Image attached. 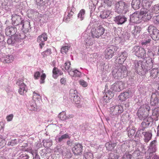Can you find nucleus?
I'll use <instances>...</instances> for the list:
<instances>
[{
  "mask_svg": "<svg viewBox=\"0 0 159 159\" xmlns=\"http://www.w3.org/2000/svg\"><path fill=\"white\" fill-rule=\"evenodd\" d=\"M85 14V11L84 9L80 10L78 15V19L80 20H82L84 18Z\"/></svg>",
  "mask_w": 159,
  "mask_h": 159,
  "instance_id": "nucleus-47",
  "label": "nucleus"
},
{
  "mask_svg": "<svg viewBox=\"0 0 159 159\" xmlns=\"http://www.w3.org/2000/svg\"><path fill=\"white\" fill-rule=\"evenodd\" d=\"M62 131H60L59 134L55 138L56 142L60 144H63L66 142V140L70 138V135L67 133L64 134H62Z\"/></svg>",
  "mask_w": 159,
  "mask_h": 159,
  "instance_id": "nucleus-12",
  "label": "nucleus"
},
{
  "mask_svg": "<svg viewBox=\"0 0 159 159\" xmlns=\"http://www.w3.org/2000/svg\"><path fill=\"white\" fill-rule=\"evenodd\" d=\"M159 116V108H156L152 111V113H150L148 118L147 119L148 121L150 122L153 120L157 121L158 119Z\"/></svg>",
  "mask_w": 159,
  "mask_h": 159,
  "instance_id": "nucleus-14",
  "label": "nucleus"
},
{
  "mask_svg": "<svg viewBox=\"0 0 159 159\" xmlns=\"http://www.w3.org/2000/svg\"><path fill=\"white\" fill-rule=\"evenodd\" d=\"M19 39L15 35L11 36L7 40V43L9 45H14L18 41Z\"/></svg>",
  "mask_w": 159,
  "mask_h": 159,
  "instance_id": "nucleus-31",
  "label": "nucleus"
},
{
  "mask_svg": "<svg viewBox=\"0 0 159 159\" xmlns=\"http://www.w3.org/2000/svg\"><path fill=\"white\" fill-rule=\"evenodd\" d=\"M130 36V34L127 32L122 34L120 37V43L123 44L124 42L126 41L129 39Z\"/></svg>",
  "mask_w": 159,
  "mask_h": 159,
  "instance_id": "nucleus-30",
  "label": "nucleus"
},
{
  "mask_svg": "<svg viewBox=\"0 0 159 159\" xmlns=\"http://www.w3.org/2000/svg\"><path fill=\"white\" fill-rule=\"evenodd\" d=\"M70 63L69 61H67L64 64L66 70L69 73V74L70 75H71V71L72 69L70 67Z\"/></svg>",
  "mask_w": 159,
  "mask_h": 159,
  "instance_id": "nucleus-44",
  "label": "nucleus"
},
{
  "mask_svg": "<svg viewBox=\"0 0 159 159\" xmlns=\"http://www.w3.org/2000/svg\"><path fill=\"white\" fill-rule=\"evenodd\" d=\"M142 30V28L140 26H135L134 29L132 31V34L135 37L137 35L139 34Z\"/></svg>",
  "mask_w": 159,
  "mask_h": 159,
  "instance_id": "nucleus-35",
  "label": "nucleus"
},
{
  "mask_svg": "<svg viewBox=\"0 0 159 159\" xmlns=\"http://www.w3.org/2000/svg\"><path fill=\"white\" fill-rule=\"evenodd\" d=\"M159 94L157 91H156L155 93H152L150 100L151 105L153 106L158 105L159 102Z\"/></svg>",
  "mask_w": 159,
  "mask_h": 159,
  "instance_id": "nucleus-22",
  "label": "nucleus"
},
{
  "mask_svg": "<svg viewBox=\"0 0 159 159\" xmlns=\"http://www.w3.org/2000/svg\"><path fill=\"white\" fill-rule=\"evenodd\" d=\"M96 55L95 53L90 55V58L89 59V61L91 63L95 61H96Z\"/></svg>",
  "mask_w": 159,
  "mask_h": 159,
  "instance_id": "nucleus-57",
  "label": "nucleus"
},
{
  "mask_svg": "<svg viewBox=\"0 0 159 159\" xmlns=\"http://www.w3.org/2000/svg\"><path fill=\"white\" fill-rule=\"evenodd\" d=\"M150 107L148 102L142 105L137 112L138 117L140 120L147 119L150 114Z\"/></svg>",
  "mask_w": 159,
  "mask_h": 159,
  "instance_id": "nucleus-4",
  "label": "nucleus"
},
{
  "mask_svg": "<svg viewBox=\"0 0 159 159\" xmlns=\"http://www.w3.org/2000/svg\"><path fill=\"white\" fill-rule=\"evenodd\" d=\"M142 17L139 11H136L130 16V20L132 23H139L141 21Z\"/></svg>",
  "mask_w": 159,
  "mask_h": 159,
  "instance_id": "nucleus-17",
  "label": "nucleus"
},
{
  "mask_svg": "<svg viewBox=\"0 0 159 159\" xmlns=\"http://www.w3.org/2000/svg\"><path fill=\"white\" fill-rule=\"evenodd\" d=\"M127 53L125 51L119 53L118 55V57L116 60V62L119 64H123L127 58Z\"/></svg>",
  "mask_w": 159,
  "mask_h": 159,
  "instance_id": "nucleus-21",
  "label": "nucleus"
},
{
  "mask_svg": "<svg viewBox=\"0 0 159 159\" xmlns=\"http://www.w3.org/2000/svg\"><path fill=\"white\" fill-rule=\"evenodd\" d=\"M83 146L79 143H75L72 148V151L75 155H80L82 154Z\"/></svg>",
  "mask_w": 159,
  "mask_h": 159,
  "instance_id": "nucleus-24",
  "label": "nucleus"
},
{
  "mask_svg": "<svg viewBox=\"0 0 159 159\" xmlns=\"http://www.w3.org/2000/svg\"><path fill=\"white\" fill-rule=\"evenodd\" d=\"M119 156L116 153H110L109 154L108 159H117Z\"/></svg>",
  "mask_w": 159,
  "mask_h": 159,
  "instance_id": "nucleus-58",
  "label": "nucleus"
},
{
  "mask_svg": "<svg viewBox=\"0 0 159 159\" xmlns=\"http://www.w3.org/2000/svg\"><path fill=\"white\" fill-rule=\"evenodd\" d=\"M30 158L29 156L26 154H22L20 155L18 157V159H29Z\"/></svg>",
  "mask_w": 159,
  "mask_h": 159,
  "instance_id": "nucleus-60",
  "label": "nucleus"
},
{
  "mask_svg": "<svg viewBox=\"0 0 159 159\" xmlns=\"http://www.w3.org/2000/svg\"><path fill=\"white\" fill-rule=\"evenodd\" d=\"M140 152L139 150H136L134 152L132 153V155H131L132 157H133L134 158H137L138 156L140 155Z\"/></svg>",
  "mask_w": 159,
  "mask_h": 159,
  "instance_id": "nucleus-61",
  "label": "nucleus"
},
{
  "mask_svg": "<svg viewBox=\"0 0 159 159\" xmlns=\"http://www.w3.org/2000/svg\"><path fill=\"white\" fill-rule=\"evenodd\" d=\"M28 151L33 156V159H40V157L38 154L37 150L31 149L28 150Z\"/></svg>",
  "mask_w": 159,
  "mask_h": 159,
  "instance_id": "nucleus-40",
  "label": "nucleus"
},
{
  "mask_svg": "<svg viewBox=\"0 0 159 159\" xmlns=\"http://www.w3.org/2000/svg\"><path fill=\"white\" fill-rule=\"evenodd\" d=\"M152 2L151 0H143L142 5L143 7L147 8L150 7Z\"/></svg>",
  "mask_w": 159,
  "mask_h": 159,
  "instance_id": "nucleus-41",
  "label": "nucleus"
},
{
  "mask_svg": "<svg viewBox=\"0 0 159 159\" xmlns=\"http://www.w3.org/2000/svg\"><path fill=\"white\" fill-rule=\"evenodd\" d=\"M114 21L117 25H121L126 21L127 18L124 16L119 15L114 18Z\"/></svg>",
  "mask_w": 159,
  "mask_h": 159,
  "instance_id": "nucleus-26",
  "label": "nucleus"
},
{
  "mask_svg": "<svg viewBox=\"0 0 159 159\" xmlns=\"http://www.w3.org/2000/svg\"><path fill=\"white\" fill-rule=\"evenodd\" d=\"M84 159H93V155L91 152H86L84 155Z\"/></svg>",
  "mask_w": 159,
  "mask_h": 159,
  "instance_id": "nucleus-53",
  "label": "nucleus"
},
{
  "mask_svg": "<svg viewBox=\"0 0 159 159\" xmlns=\"http://www.w3.org/2000/svg\"><path fill=\"white\" fill-rule=\"evenodd\" d=\"M150 125V122L148 121L147 119H144L142 122L141 124V127L142 129L137 131L136 132L135 137H142L143 135H144V133L146 132H143V130L145 128L148 127Z\"/></svg>",
  "mask_w": 159,
  "mask_h": 159,
  "instance_id": "nucleus-13",
  "label": "nucleus"
},
{
  "mask_svg": "<svg viewBox=\"0 0 159 159\" xmlns=\"http://www.w3.org/2000/svg\"><path fill=\"white\" fill-rule=\"evenodd\" d=\"M153 152H150L146 153L145 158L146 159H159V157L154 154Z\"/></svg>",
  "mask_w": 159,
  "mask_h": 159,
  "instance_id": "nucleus-42",
  "label": "nucleus"
},
{
  "mask_svg": "<svg viewBox=\"0 0 159 159\" xmlns=\"http://www.w3.org/2000/svg\"><path fill=\"white\" fill-rule=\"evenodd\" d=\"M47 39V35L46 33H43L39 35L37 38V41L39 43L45 42Z\"/></svg>",
  "mask_w": 159,
  "mask_h": 159,
  "instance_id": "nucleus-36",
  "label": "nucleus"
},
{
  "mask_svg": "<svg viewBox=\"0 0 159 159\" xmlns=\"http://www.w3.org/2000/svg\"><path fill=\"white\" fill-rule=\"evenodd\" d=\"M112 13L111 11L110 10H104L102 11L100 15V17L102 19H104L109 17Z\"/></svg>",
  "mask_w": 159,
  "mask_h": 159,
  "instance_id": "nucleus-32",
  "label": "nucleus"
},
{
  "mask_svg": "<svg viewBox=\"0 0 159 159\" xmlns=\"http://www.w3.org/2000/svg\"><path fill=\"white\" fill-rule=\"evenodd\" d=\"M115 146V144H110L109 142L105 144V146L106 148L109 151H111L113 149Z\"/></svg>",
  "mask_w": 159,
  "mask_h": 159,
  "instance_id": "nucleus-48",
  "label": "nucleus"
},
{
  "mask_svg": "<svg viewBox=\"0 0 159 159\" xmlns=\"http://www.w3.org/2000/svg\"><path fill=\"white\" fill-rule=\"evenodd\" d=\"M129 93L128 92L121 93L118 96L119 99L122 101H125L129 98Z\"/></svg>",
  "mask_w": 159,
  "mask_h": 159,
  "instance_id": "nucleus-33",
  "label": "nucleus"
},
{
  "mask_svg": "<svg viewBox=\"0 0 159 159\" xmlns=\"http://www.w3.org/2000/svg\"><path fill=\"white\" fill-rule=\"evenodd\" d=\"M51 53L50 49H47V50L42 53V55L44 57L49 55Z\"/></svg>",
  "mask_w": 159,
  "mask_h": 159,
  "instance_id": "nucleus-59",
  "label": "nucleus"
},
{
  "mask_svg": "<svg viewBox=\"0 0 159 159\" xmlns=\"http://www.w3.org/2000/svg\"><path fill=\"white\" fill-rule=\"evenodd\" d=\"M153 21L155 24H159V15L153 17Z\"/></svg>",
  "mask_w": 159,
  "mask_h": 159,
  "instance_id": "nucleus-63",
  "label": "nucleus"
},
{
  "mask_svg": "<svg viewBox=\"0 0 159 159\" xmlns=\"http://www.w3.org/2000/svg\"><path fill=\"white\" fill-rule=\"evenodd\" d=\"M127 130L128 132V135L129 138H131L133 136L135 137V133L136 131L135 128H132V129L129 128H127Z\"/></svg>",
  "mask_w": 159,
  "mask_h": 159,
  "instance_id": "nucleus-39",
  "label": "nucleus"
},
{
  "mask_svg": "<svg viewBox=\"0 0 159 159\" xmlns=\"http://www.w3.org/2000/svg\"><path fill=\"white\" fill-rule=\"evenodd\" d=\"M79 83L83 87H86L88 85L87 83L83 80H80L79 81Z\"/></svg>",
  "mask_w": 159,
  "mask_h": 159,
  "instance_id": "nucleus-64",
  "label": "nucleus"
},
{
  "mask_svg": "<svg viewBox=\"0 0 159 159\" xmlns=\"http://www.w3.org/2000/svg\"><path fill=\"white\" fill-rule=\"evenodd\" d=\"M59 118L62 120H66V115L65 111L61 112L58 115Z\"/></svg>",
  "mask_w": 159,
  "mask_h": 159,
  "instance_id": "nucleus-52",
  "label": "nucleus"
},
{
  "mask_svg": "<svg viewBox=\"0 0 159 159\" xmlns=\"http://www.w3.org/2000/svg\"><path fill=\"white\" fill-rule=\"evenodd\" d=\"M11 20L13 25L16 26L18 29L22 30L24 28L28 29L30 28V24L28 21L24 22V20L20 16L15 14L11 16Z\"/></svg>",
  "mask_w": 159,
  "mask_h": 159,
  "instance_id": "nucleus-2",
  "label": "nucleus"
},
{
  "mask_svg": "<svg viewBox=\"0 0 159 159\" xmlns=\"http://www.w3.org/2000/svg\"><path fill=\"white\" fill-rule=\"evenodd\" d=\"M52 73L53 77L55 79H57L58 76L63 74L62 72L56 67L54 68L52 70Z\"/></svg>",
  "mask_w": 159,
  "mask_h": 159,
  "instance_id": "nucleus-34",
  "label": "nucleus"
},
{
  "mask_svg": "<svg viewBox=\"0 0 159 159\" xmlns=\"http://www.w3.org/2000/svg\"><path fill=\"white\" fill-rule=\"evenodd\" d=\"M41 98L39 94L35 91L34 92L33 95V100L30 102L27 105L28 109L30 110L36 111L37 110V108L34 101L40 99Z\"/></svg>",
  "mask_w": 159,
  "mask_h": 159,
  "instance_id": "nucleus-7",
  "label": "nucleus"
},
{
  "mask_svg": "<svg viewBox=\"0 0 159 159\" xmlns=\"http://www.w3.org/2000/svg\"><path fill=\"white\" fill-rule=\"evenodd\" d=\"M132 51L136 56L145 60L146 54V51L144 48L139 46H135L133 48Z\"/></svg>",
  "mask_w": 159,
  "mask_h": 159,
  "instance_id": "nucleus-8",
  "label": "nucleus"
},
{
  "mask_svg": "<svg viewBox=\"0 0 159 159\" xmlns=\"http://www.w3.org/2000/svg\"><path fill=\"white\" fill-rule=\"evenodd\" d=\"M69 48L70 47L68 46H63L61 47V52L63 54L66 53L68 52Z\"/></svg>",
  "mask_w": 159,
  "mask_h": 159,
  "instance_id": "nucleus-55",
  "label": "nucleus"
},
{
  "mask_svg": "<svg viewBox=\"0 0 159 159\" xmlns=\"http://www.w3.org/2000/svg\"><path fill=\"white\" fill-rule=\"evenodd\" d=\"M131 5L132 8L134 10L139 9L142 5L141 0H132Z\"/></svg>",
  "mask_w": 159,
  "mask_h": 159,
  "instance_id": "nucleus-28",
  "label": "nucleus"
},
{
  "mask_svg": "<svg viewBox=\"0 0 159 159\" xmlns=\"http://www.w3.org/2000/svg\"><path fill=\"white\" fill-rule=\"evenodd\" d=\"M90 34H88L86 31L84 32L83 34L87 48H89L90 46H92L95 42L94 38L95 37H93L92 35H90Z\"/></svg>",
  "mask_w": 159,
  "mask_h": 159,
  "instance_id": "nucleus-10",
  "label": "nucleus"
},
{
  "mask_svg": "<svg viewBox=\"0 0 159 159\" xmlns=\"http://www.w3.org/2000/svg\"><path fill=\"white\" fill-rule=\"evenodd\" d=\"M113 96V94L112 93L111 91H108L107 92L105 93L103 98L104 99H106L107 98H108V99H110L112 98Z\"/></svg>",
  "mask_w": 159,
  "mask_h": 159,
  "instance_id": "nucleus-49",
  "label": "nucleus"
},
{
  "mask_svg": "<svg viewBox=\"0 0 159 159\" xmlns=\"http://www.w3.org/2000/svg\"><path fill=\"white\" fill-rule=\"evenodd\" d=\"M128 5L125 2L120 1L116 2L115 5V11L118 13H126L127 10Z\"/></svg>",
  "mask_w": 159,
  "mask_h": 159,
  "instance_id": "nucleus-6",
  "label": "nucleus"
},
{
  "mask_svg": "<svg viewBox=\"0 0 159 159\" xmlns=\"http://www.w3.org/2000/svg\"><path fill=\"white\" fill-rule=\"evenodd\" d=\"M74 10V7H71V8L70 7L68 8L67 12L65 13V14L64 18L65 21L67 22L70 20V18L72 17L74 14L73 11Z\"/></svg>",
  "mask_w": 159,
  "mask_h": 159,
  "instance_id": "nucleus-25",
  "label": "nucleus"
},
{
  "mask_svg": "<svg viewBox=\"0 0 159 159\" xmlns=\"http://www.w3.org/2000/svg\"><path fill=\"white\" fill-rule=\"evenodd\" d=\"M110 116L113 120L116 121L118 117L123 112V107L120 105H115L111 107L110 108Z\"/></svg>",
  "mask_w": 159,
  "mask_h": 159,
  "instance_id": "nucleus-5",
  "label": "nucleus"
},
{
  "mask_svg": "<svg viewBox=\"0 0 159 159\" xmlns=\"http://www.w3.org/2000/svg\"><path fill=\"white\" fill-rule=\"evenodd\" d=\"M17 27L13 26H8L5 30L6 35L7 36H13L16 34Z\"/></svg>",
  "mask_w": 159,
  "mask_h": 159,
  "instance_id": "nucleus-27",
  "label": "nucleus"
},
{
  "mask_svg": "<svg viewBox=\"0 0 159 159\" xmlns=\"http://www.w3.org/2000/svg\"><path fill=\"white\" fill-rule=\"evenodd\" d=\"M70 97L71 100H73L75 103L78 104L80 103V98L78 95L77 91L75 89H71L70 90Z\"/></svg>",
  "mask_w": 159,
  "mask_h": 159,
  "instance_id": "nucleus-16",
  "label": "nucleus"
},
{
  "mask_svg": "<svg viewBox=\"0 0 159 159\" xmlns=\"http://www.w3.org/2000/svg\"><path fill=\"white\" fill-rule=\"evenodd\" d=\"M149 11L155 13H159V3L152 6L149 9Z\"/></svg>",
  "mask_w": 159,
  "mask_h": 159,
  "instance_id": "nucleus-37",
  "label": "nucleus"
},
{
  "mask_svg": "<svg viewBox=\"0 0 159 159\" xmlns=\"http://www.w3.org/2000/svg\"><path fill=\"white\" fill-rule=\"evenodd\" d=\"M155 65H153L152 67V69L150 71V76L152 79H155L157 77L159 73V69L158 68H155Z\"/></svg>",
  "mask_w": 159,
  "mask_h": 159,
  "instance_id": "nucleus-29",
  "label": "nucleus"
},
{
  "mask_svg": "<svg viewBox=\"0 0 159 159\" xmlns=\"http://www.w3.org/2000/svg\"><path fill=\"white\" fill-rule=\"evenodd\" d=\"M104 7H111L113 3V0H104Z\"/></svg>",
  "mask_w": 159,
  "mask_h": 159,
  "instance_id": "nucleus-50",
  "label": "nucleus"
},
{
  "mask_svg": "<svg viewBox=\"0 0 159 159\" xmlns=\"http://www.w3.org/2000/svg\"><path fill=\"white\" fill-rule=\"evenodd\" d=\"M125 83L123 81H117L111 86V90L115 92H120L124 88Z\"/></svg>",
  "mask_w": 159,
  "mask_h": 159,
  "instance_id": "nucleus-15",
  "label": "nucleus"
},
{
  "mask_svg": "<svg viewBox=\"0 0 159 159\" xmlns=\"http://www.w3.org/2000/svg\"><path fill=\"white\" fill-rule=\"evenodd\" d=\"M157 141L156 140H154L151 142L150 144V149H152V152H154L156 151V143Z\"/></svg>",
  "mask_w": 159,
  "mask_h": 159,
  "instance_id": "nucleus-51",
  "label": "nucleus"
},
{
  "mask_svg": "<svg viewBox=\"0 0 159 159\" xmlns=\"http://www.w3.org/2000/svg\"><path fill=\"white\" fill-rule=\"evenodd\" d=\"M17 141L16 139H11L10 141H9L7 143L8 146H13L15 145L17 143Z\"/></svg>",
  "mask_w": 159,
  "mask_h": 159,
  "instance_id": "nucleus-56",
  "label": "nucleus"
},
{
  "mask_svg": "<svg viewBox=\"0 0 159 159\" xmlns=\"http://www.w3.org/2000/svg\"><path fill=\"white\" fill-rule=\"evenodd\" d=\"M152 37L154 40H159V30L156 29L153 30Z\"/></svg>",
  "mask_w": 159,
  "mask_h": 159,
  "instance_id": "nucleus-38",
  "label": "nucleus"
},
{
  "mask_svg": "<svg viewBox=\"0 0 159 159\" xmlns=\"http://www.w3.org/2000/svg\"><path fill=\"white\" fill-rule=\"evenodd\" d=\"M133 67L138 72L144 74L150 70L153 67V61L151 58H148L145 62L140 61L134 60L133 62Z\"/></svg>",
  "mask_w": 159,
  "mask_h": 159,
  "instance_id": "nucleus-1",
  "label": "nucleus"
},
{
  "mask_svg": "<svg viewBox=\"0 0 159 159\" xmlns=\"http://www.w3.org/2000/svg\"><path fill=\"white\" fill-rule=\"evenodd\" d=\"M149 10H148L147 8H143L140 10V11L139 12L140 15L144 20V21L147 20H150L152 17V14L148 12Z\"/></svg>",
  "mask_w": 159,
  "mask_h": 159,
  "instance_id": "nucleus-18",
  "label": "nucleus"
},
{
  "mask_svg": "<svg viewBox=\"0 0 159 159\" xmlns=\"http://www.w3.org/2000/svg\"><path fill=\"white\" fill-rule=\"evenodd\" d=\"M23 80H19L17 83V84L19 86L18 92L21 95H24L27 91L26 85L23 83Z\"/></svg>",
  "mask_w": 159,
  "mask_h": 159,
  "instance_id": "nucleus-19",
  "label": "nucleus"
},
{
  "mask_svg": "<svg viewBox=\"0 0 159 159\" xmlns=\"http://www.w3.org/2000/svg\"><path fill=\"white\" fill-rule=\"evenodd\" d=\"M14 59V57L13 55H6L4 54L1 58V61L4 63H9L12 62Z\"/></svg>",
  "mask_w": 159,
  "mask_h": 159,
  "instance_id": "nucleus-23",
  "label": "nucleus"
},
{
  "mask_svg": "<svg viewBox=\"0 0 159 159\" xmlns=\"http://www.w3.org/2000/svg\"><path fill=\"white\" fill-rule=\"evenodd\" d=\"M71 76H74L80 77L81 75V73L77 70H75L71 71Z\"/></svg>",
  "mask_w": 159,
  "mask_h": 159,
  "instance_id": "nucleus-54",
  "label": "nucleus"
},
{
  "mask_svg": "<svg viewBox=\"0 0 159 159\" xmlns=\"http://www.w3.org/2000/svg\"><path fill=\"white\" fill-rule=\"evenodd\" d=\"M131 155L128 152H126L123 156L122 159H131Z\"/></svg>",
  "mask_w": 159,
  "mask_h": 159,
  "instance_id": "nucleus-62",
  "label": "nucleus"
},
{
  "mask_svg": "<svg viewBox=\"0 0 159 159\" xmlns=\"http://www.w3.org/2000/svg\"><path fill=\"white\" fill-rule=\"evenodd\" d=\"M43 145L45 147L48 148L50 147L52 144V141L51 139H44L43 141Z\"/></svg>",
  "mask_w": 159,
  "mask_h": 159,
  "instance_id": "nucleus-46",
  "label": "nucleus"
},
{
  "mask_svg": "<svg viewBox=\"0 0 159 159\" xmlns=\"http://www.w3.org/2000/svg\"><path fill=\"white\" fill-rule=\"evenodd\" d=\"M128 71L125 66L120 65L114 67L111 72L112 75L116 79H122L128 75Z\"/></svg>",
  "mask_w": 159,
  "mask_h": 159,
  "instance_id": "nucleus-3",
  "label": "nucleus"
},
{
  "mask_svg": "<svg viewBox=\"0 0 159 159\" xmlns=\"http://www.w3.org/2000/svg\"><path fill=\"white\" fill-rule=\"evenodd\" d=\"M142 40L141 41L142 45H148L152 39V37L150 35L144 33L142 35Z\"/></svg>",
  "mask_w": 159,
  "mask_h": 159,
  "instance_id": "nucleus-20",
  "label": "nucleus"
},
{
  "mask_svg": "<svg viewBox=\"0 0 159 159\" xmlns=\"http://www.w3.org/2000/svg\"><path fill=\"white\" fill-rule=\"evenodd\" d=\"M105 30V29L102 25H99L96 28L91 30V35L93 37L98 38L104 34Z\"/></svg>",
  "mask_w": 159,
  "mask_h": 159,
  "instance_id": "nucleus-11",
  "label": "nucleus"
},
{
  "mask_svg": "<svg viewBox=\"0 0 159 159\" xmlns=\"http://www.w3.org/2000/svg\"><path fill=\"white\" fill-rule=\"evenodd\" d=\"M154 55L155 54H154L151 49H148L147 52V54L146 55V56L147 55L148 57L146 56V61L148 60V58H150L153 61V63L154 61L152 59V57H154Z\"/></svg>",
  "mask_w": 159,
  "mask_h": 159,
  "instance_id": "nucleus-45",
  "label": "nucleus"
},
{
  "mask_svg": "<svg viewBox=\"0 0 159 159\" xmlns=\"http://www.w3.org/2000/svg\"><path fill=\"white\" fill-rule=\"evenodd\" d=\"M144 140L145 143H148L151 139L152 134L151 133L146 132L144 134Z\"/></svg>",
  "mask_w": 159,
  "mask_h": 159,
  "instance_id": "nucleus-43",
  "label": "nucleus"
},
{
  "mask_svg": "<svg viewBox=\"0 0 159 159\" xmlns=\"http://www.w3.org/2000/svg\"><path fill=\"white\" fill-rule=\"evenodd\" d=\"M118 48L116 45L108 46L104 52L105 57L106 59H110L114 56V53L116 51Z\"/></svg>",
  "mask_w": 159,
  "mask_h": 159,
  "instance_id": "nucleus-9",
  "label": "nucleus"
}]
</instances>
